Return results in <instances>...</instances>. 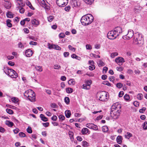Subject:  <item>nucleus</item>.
<instances>
[{
  "instance_id": "f257e3e1",
  "label": "nucleus",
  "mask_w": 147,
  "mask_h": 147,
  "mask_svg": "<svg viewBox=\"0 0 147 147\" xmlns=\"http://www.w3.org/2000/svg\"><path fill=\"white\" fill-rule=\"evenodd\" d=\"M94 17L91 14H88L83 16L80 20L82 24L86 26L90 24L93 20Z\"/></svg>"
},
{
  "instance_id": "f03ea898",
  "label": "nucleus",
  "mask_w": 147,
  "mask_h": 147,
  "mask_svg": "<svg viewBox=\"0 0 147 147\" xmlns=\"http://www.w3.org/2000/svg\"><path fill=\"white\" fill-rule=\"evenodd\" d=\"M24 96L31 101H34L35 100V93L31 89L25 91L24 93Z\"/></svg>"
},
{
  "instance_id": "7ed1b4c3",
  "label": "nucleus",
  "mask_w": 147,
  "mask_h": 147,
  "mask_svg": "<svg viewBox=\"0 0 147 147\" xmlns=\"http://www.w3.org/2000/svg\"><path fill=\"white\" fill-rule=\"evenodd\" d=\"M134 38L135 39L136 44L140 46H142L144 44V39L142 34L138 32L135 33V35L134 36Z\"/></svg>"
},
{
  "instance_id": "20e7f679",
  "label": "nucleus",
  "mask_w": 147,
  "mask_h": 147,
  "mask_svg": "<svg viewBox=\"0 0 147 147\" xmlns=\"http://www.w3.org/2000/svg\"><path fill=\"white\" fill-rule=\"evenodd\" d=\"M4 72L8 75L11 77V78H16L18 76V74L13 69L7 68H4Z\"/></svg>"
},
{
  "instance_id": "39448f33",
  "label": "nucleus",
  "mask_w": 147,
  "mask_h": 147,
  "mask_svg": "<svg viewBox=\"0 0 147 147\" xmlns=\"http://www.w3.org/2000/svg\"><path fill=\"white\" fill-rule=\"evenodd\" d=\"M109 97L108 95L106 92H102L100 93L99 100L102 101H105Z\"/></svg>"
},
{
  "instance_id": "423d86ee",
  "label": "nucleus",
  "mask_w": 147,
  "mask_h": 147,
  "mask_svg": "<svg viewBox=\"0 0 147 147\" xmlns=\"http://www.w3.org/2000/svg\"><path fill=\"white\" fill-rule=\"evenodd\" d=\"M134 32L131 30H129L128 31V34L125 35L123 36L122 38L124 39L129 40L134 35Z\"/></svg>"
},
{
  "instance_id": "0eeeda50",
  "label": "nucleus",
  "mask_w": 147,
  "mask_h": 147,
  "mask_svg": "<svg viewBox=\"0 0 147 147\" xmlns=\"http://www.w3.org/2000/svg\"><path fill=\"white\" fill-rule=\"evenodd\" d=\"M116 33L114 30H112L108 32L107 34V37L110 39L113 40L116 38L117 36L115 35Z\"/></svg>"
},
{
  "instance_id": "6e6552de",
  "label": "nucleus",
  "mask_w": 147,
  "mask_h": 147,
  "mask_svg": "<svg viewBox=\"0 0 147 147\" xmlns=\"http://www.w3.org/2000/svg\"><path fill=\"white\" fill-rule=\"evenodd\" d=\"M56 2L59 7H64L68 3V0H56Z\"/></svg>"
},
{
  "instance_id": "1a4fd4ad",
  "label": "nucleus",
  "mask_w": 147,
  "mask_h": 147,
  "mask_svg": "<svg viewBox=\"0 0 147 147\" xmlns=\"http://www.w3.org/2000/svg\"><path fill=\"white\" fill-rule=\"evenodd\" d=\"M110 114L114 119H116L118 117L120 113L119 111H111Z\"/></svg>"
},
{
  "instance_id": "9d476101",
  "label": "nucleus",
  "mask_w": 147,
  "mask_h": 147,
  "mask_svg": "<svg viewBox=\"0 0 147 147\" xmlns=\"http://www.w3.org/2000/svg\"><path fill=\"white\" fill-rule=\"evenodd\" d=\"M115 61L119 65H121L125 62L123 58L121 57H118L115 59Z\"/></svg>"
},
{
  "instance_id": "9b49d317",
  "label": "nucleus",
  "mask_w": 147,
  "mask_h": 147,
  "mask_svg": "<svg viewBox=\"0 0 147 147\" xmlns=\"http://www.w3.org/2000/svg\"><path fill=\"white\" fill-rule=\"evenodd\" d=\"M121 108V106L119 102H117L113 105L111 107V109L119 110Z\"/></svg>"
},
{
  "instance_id": "f8f14e48",
  "label": "nucleus",
  "mask_w": 147,
  "mask_h": 147,
  "mask_svg": "<svg viewBox=\"0 0 147 147\" xmlns=\"http://www.w3.org/2000/svg\"><path fill=\"white\" fill-rule=\"evenodd\" d=\"M114 31L116 33L115 35L117 36L121 34L123 32L121 28L120 27H115L114 29Z\"/></svg>"
},
{
  "instance_id": "ddd939ff",
  "label": "nucleus",
  "mask_w": 147,
  "mask_h": 147,
  "mask_svg": "<svg viewBox=\"0 0 147 147\" xmlns=\"http://www.w3.org/2000/svg\"><path fill=\"white\" fill-rule=\"evenodd\" d=\"M71 3L73 7H77L80 5V3L78 0H72Z\"/></svg>"
},
{
  "instance_id": "4468645a",
  "label": "nucleus",
  "mask_w": 147,
  "mask_h": 147,
  "mask_svg": "<svg viewBox=\"0 0 147 147\" xmlns=\"http://www.w3.org/2000/svg\"><path fill=\"white\" fill-rule=\"evenodd\" d=\"M5 7L7 9H9L11 7V3L10 0H4Z\"/></svg>"
},
{
  "instance_id": "2eb2a0df",
  "label": "nucleus",
  "mask_w": 147,
  "mask_h": 147,
  "mask_svg": "<svg viewBox=\"0 0 147 147\" xmlns=\"http://www.w3.org/2000/svg\"><path fill=\"white\" fill-rule=\"evenodd\" d=\"M33 52L32 50L30 49L27 50L25 52V54L27 57H30L32 56Z\"/></svg>"
},
{
  "instance_id": "dca6fc26",
  "label": "nucleus",
  "mask_w": 147,
  "mask_h": 147,
  "mask_svg": "<svg viewBox=\"0 0 147 147\" xmlns=\"http://www.w3.org/2000/svg\"><path fill=\"white\" fill-rule=\"evenodd\" d=\"M32 23L33 25L36 27L39 24V22L35 19H34L31 20Z\"/></svg>"
},
{
  "instance_id": "f3484780",
  "label": "nucleus",
  "mask_w": 147,
  "mask_h": 147,
  "mask_svg": "<svg viewBox=\"0 0 147 147\" xmlns=\"http://www.w3.org/2000/svg\"><path fill=\"white\" fill-rule=\"evenodd\" d=\"M90 132L89 131V129L86 128H83L82 130V133L83 134H86L87 133L89 134Z\"/></svg>"
},
{
  "instance_id": "a211bd4d",
  "label": "nucleus",
  "mask_w": 147,
  "mask_h": 147,
  "mask_svg": "<svg viewBox=\"0 0 147 147\" xmlns=\"http://www.w3.org/2000/svg\"><path fill=\"white\" fill-rule=\"evenodd\" d=\"M123 138L121 136H118L116 139L117 142L118 144H121L122 142Z\"/></svg>"
},
{
  "instance_id": "6ab92c4d",
  "label": "nucleus",
  "mask_w": 147,
  "mask_h": 147,
  "mask_svg": "<svg viewBox=\"0 0 147 147\" xmlns=\"http://www.w3.org/2000/svg\"><path fill=\"white\" fill-rule=\"evenodd\" d=\"M40 117L41 118V119L44 121H47L48 120L47 118L45 117L44 115L43 114H40Z\"/></svg>"
},
{
  "instance_id": "aec40b11",
  "label": "nucleus",
  "mask_w": 147,
  "mask_h": 147,
  "mask_svg": "<svg viewBox=\"0 0 147 147\" xmlns=\"http://www.w3.org/2000/svg\"><path fill=\"white\" fill-rule=\"evenodd\" d=\"M59 119V122H62L65 120V116L62 115H58Z\"/></svg>"
},
{
  "instance_id": "412c9836",
  "label": "nucleus",
  "mask_w": 147,
  "mask_h": 147,
  "mask_svg": "<svg viewBox=\"0 0 147 147\" xmlns=\"http://www.w3.org/2000/svg\"><path fill=\"white\" fill-rule=\"evenodd\" d=\"M65 114L66 117L67 118H69L71 115L70 111H65Z\"/></svg>"
},
{
  "instance_id": "4be33fe9",
  "label": "nucleus",
  "mask_w": 147,
  "mask_h": 147,
  "mask_svg": "<svg viewBox=\"0 0 147 147\" xmlns=\"http://www.w3.org/2000/svg\"><path fill=\"white\" fill-rule=\"evenodd\" d=\"M125 138L129 139L132 136V135L131 133L127 132L126 134H125Z\"/></svg>"
},
{
  "instance_id": "5701e85b",
  "label": "nucleus",
  "mask_w": 147,
  "mask_h": 147,
  "mask_svg": "<svg viewBox=\"0 0 147 147\" xmlns=\"http://www.w3.org/2000/svg\"><path fill=\"white\" fill-rule=\"evenodd\" d=\"M6 15L8 18H12L13 17V14L10 11H8L6 13Z\"/></svg>"
},
{
  "instance_id": "b1692460",
  "label": "nucleus",
  "mask_w": 147,
  "mask_h": 147,
  "mask_svg": "<svg viewBox=\"0 0 147 147\" xmlns=\"http://www.w3.org/2000/svg\"><path fill=\"white\" fill-rule=\"evenodd\" d=\"M142 8L141 7H140L139 5L136 6L135 7V12H139L141 11Z\"/></svg>"
},
{
  "instance_id": "393cba45",
  "label": "nucleus",
  "mask_w": 147,
  "mask_h": 147,
  "mask_svg": "<svg viewBox=\"0 0 147 147\" xmlns=\"http://www.w3.org/2000/svg\"><path fill=\"white\" fill-rule=\"evenodd\" d=\"M6 124L10 127H12L13 125V123L12 122L9 121H6Z\"/></svg>"
},
{
  "instance_id": "a878e982",
  "label": "nucleus",
  "mask_w": 147,
  "mask_h": 147,
  "mask_svg": "<svg viewBox=\"0 0 147 147\" xmlns=\"http://www.w3.org/2000/svg\"><path fill=\"white\" fill-rule=\"evenodd\" d=\"M102 129L103 132H107L108 131L109 129L107 126H104L102 127Z\"/></svg>"
},
{
  "instance_id": "bb28decb",
  "label": "nucleus",
  "mask_w": 147,
  "mask_h": 147,
  "mask_svg": "<svg viewBox=\"0 0 147 147\" xmlns=\"http://www.w3.org/2000/svg\"><path fill=\"white\" fill-rule=\"evenodd\" d=\"M11 20L9 19H8L6 21V22H7V24L8 27L11 28L12 26V24L11 23Z\"/></svg>"
},
{
  "instance_id": "cd10ccee",
  "label": "nucleus",
  "mask_w": 147,
  "mask_h": 147,
  "mask_svg": "<svg viewBox=\"0 0 147 147\" xmlns=\"http://www.w3.org/2000/svg\"><path fill=\"white\" fill-rule=\"evenodd\" d=\"M39 3L41 6H45V7H46V5H47L46 3L45 0H42L40 1V3Z\"/></svg>"
},
{
  "instance_id": "c85d7f7f",
  "label": "nucleus",
  "mask_w": 147,
  "mask_h": 147,
  "mask_svg": "<svg viewBox=\"0 0 147 147\" xmlns=\"http://www.w3.org/2000/svg\"><path fill=\"white\" fill-rule=\"evenodd\" d=\"M11 101L16 103H17L18 102V98L16 97H13L11 98Z\"/></svg>"
},
{
  "instance_id": "c756f323",
  "label": "nucleus",
  "mask_w": 147,
  "mask_h": 147,
  "mask_svg": "<svg viewBox=\"0 0 147 147\" xmlns=\"http://www.w3.org/2000/svg\"><path fill=\"white\" fill-rule=\"evenodd\" d=\"M86 3L91 5L93 2L94 0H83Z\"/></svg>"
},
{
  "instance_id": "7c9ffc66",
  "label": "nucleus",
  "mask_w": 147,
  "mask_h": 147,
  "mask_svg": "<svg viewBox=\"0 0 147 147\" xmlns=\"http://www.w3.org/2000/svg\"><path fill=\"white\" fill-rule=\"evenodd\" d=\"M82 146L83 147H87L88 146V143L86 141H84L82 142Z\"/></svg>"
},
{
  "instance_id": "2f4dec72",
  "label": "nucleus",
  "mask_w": 147,
  "mask_h": 147,
  "mask_svg": "<svg viewBox=\"0 0 147 147\" xmlns=\"http://www.w3.org/2000/svg\"><path fill=\"white\" fill-rule=\"evenodd\" d=\"M54 18V16H50L47 17L48 21L49 22H52Z\"/></svg>"
},
{
  "instance_id": "473e14b6",
  "label": "nucleus",
  "mask_w": 147,
  "mask_h": 147,
  "mask_svg": "<svg viewBox=\"0 0 147 147\" xmlns=\"http://www.w3.org/2000/svg\"><path fill=\"white\" fill-rule=\"evenodd\" d=\"M73 89L70 88H68L66 89V92L68 93H71L73 92Z\"/></svg>"
},
{
  "instance_id": "72a5a7b5",
  "label": "nucleus",
  "mask_w": 147,
  "mask_h": 147,
  "mask_svg": "<svg viewBox=\"0 0 147 147\" xmlns=\"http://www.w3.org/2000/svg\"><path fill=\"white\" fill-rule=\"evenodd\" d=\"M64 100L65 102L67 104H68L69 103L70 100L69 98L68 97H66L64 98Z\"/></svg>"
},
{
  "instance_id": "f704fd0d",
  "label": "nucleus",
  "mask_w": 147,
  "mask_h": 147,
  "mask_svg": "<svg viewBox=\"0 0 147 147\" xmlns=\"http://www.w3.org/2000/svg\"><path fill=\"white\" fill-rule=\"evenodd\" d=\"M98 65L99 66H103L105 65V63L103 62V61H102L101 60H100L98 63Z\"/></svg>"
},
{
  "instance_id": "c9c22d12",
  "label": "nucleus",
  "mask_w": 147,
  "mask_h": 147,
  "mask_svg": "<svg viewBox=\"0 0 147 147\" xmlns=\"http://www.w3.org/2000/svg\"><path fill=\"white\" fill-rule=\"evenodd\" d=\"M35 68L36 69V70L37 71H42V68L41 67L39 66H36Z\"/></svg>"
},
{
  "instance_id": "e433bc0d",
  "label": "nucleus",
  "mask_w": 147,
  "mask_h": 147,
  "mask_svg": "<svg viewBox=\"0 0 147 147\" xmlns=\"http://www.w3.org/2000/svg\"><path fill=\"white\" fill-rule=\"evenodd\" d=\"M118 55V53L117 52H115L112 53L111 54V56L112 58H114L115 56H117Z\"/></svg>"
},
{
  "instance_id": "4c0bfd02",
  "label": "nucleus",
  "mask_w": 147,
  "mask_h": 147,
  "mask_svg": "<svg viewBox=\"0 0 147 147\" xmlns=\"http://www.w3.org/2000/svg\"><path fill=\"white\" fill-rule=\"evenodd\" d=\"M18 47L19 48H20L21 49H23L24 48V45H23V44L21 42L18 43Z\"/></svg>"
},
{
  "instance_id": "58836bf2",
  "label": "nucleus",
  "mask_w": 147,
  "mask_h": 147,
  "mask_svg": "<svg viewBox=\"0 0 147 147\" xmlns=\"http://www.w3.org/2000/svg\"><path fill=\"white\" fill-rule=\"evenodd\" d=\"M26 130L27 132L28 133L31 134L32 132V128L30 127H28L27 129Z\"/></svg>"
},
{
  "instance_id": "ea45409f",
  "label": "nucleus",
  "mask_w": 147,
  "mask_h": 147,
  "mask_svg": "<svg viewBox=\"0 0 147 147\" xmlns=\"http://www.w3.org/2000/svg\"><path fill=\"white\" fill-rule=\"evenodd\" d=\"M86 84L88 86H90V85L92 84V81L90 80H88L85 82Z\"/></svg>"
},
{
  "instance_id": "a19ab883",
  "label": "nucleus",
  "mask_w": 147,
  "mask_h": 147,
  "mask_svg": "<svg viewBox=\"0 0 147 147\" xmlns=\"http://www.w3.org/2000/svg\"><path fill=\"white\" fill-rule=\"evenodd\" d=\"M116 86L117 88H120L123 86V84L121 83H118L117 84Z\"/></svg>"
},
{
  "instance_id": "79ce46f5",
  "label": "nucleus",
  "mask_w": 147,
  "mask_h": 147,
  "mask_svg": "<svg viewBox=\"0 0 147 147\" xmlns=\"http://www.w3.org/2000/svg\"><path fill=\"white\" fill-rule=\"evenodd\" d=\"M143 97V95L142 94H139L138 95L137 98L139 100H141Z\"/></svg>"
},
{
  "instance_id": "37998d69",
  "label": "nucleus",
  "mask_w": 147,
  "mask_h": 147,
  "mask_svg": "<svg viewBox=\"0 0 147 147\" xmlns=\"http://www.w3.org/2000/svg\"><path fill=\"white\" fill-rule=\"evenodd\" d=\"M69 134L70 136V138L74 139V133L71 131H69Z\"/></svg>"
},
{
  "instance_id": "c03bdc74",
  "label": "nucleus",
  "mask_w": 147,
  "mask_h": 147,
  "mask_svg": "<svg viewBox=\"0 0 147 147\" xmlns=\"http://www.w3.org/2000/svg\"><path fill=\"white\" fill-rule=\"evenodd\" d=\"M143 128L144 129H147V122L145 121L143 125Z\"/></svg>"
},
{
  "instance_id": "a18cd8bd",
  "label": "nucleus",
  "mask_w": 147,
  "mask_h": 147,
  "mask_svg": "<svg viewBox=\"0 0 147 147\" xmlns=\"http://www.w3.org/2000/svg\"><path fill=\"white\" fill-rule=\"evenodd\" d=\"M92 125H93L92 123H89L87 124H86V126L87 127H88V128H89L90 129H92Z\"/></svg>"
},
{
  "instance_id": "49530a36",
  "label": "nucleus",
  "mask_w": 147,
  "mask_h": 147,
  "mask_svg": "<svg viewBox=\"0 0 147 147\" xmlns=\"http://www.w3.org/2000/svg\"><path fill=\"white\" fill-rule=\"evenodd\" d=\"M19 135L21 137H24L26 136V134L23 132H20L19 134Z\"/></svg>"
},
{
  "instance_id": "de8ad7c7",
  "label": "nucleus",
  "mask_w": 147,
  "mask_h": 147,
  "mask_svg": "<svg viewBox=\"0 0 147 147\" xmlns=\"http://www.w3.org/2000/svg\"><path fill=\"white\" fill-rule=\"evenodd\" d=\"M92 129L95 130H97L98 129V127L96 125L93 123V125Z\"/></svg>"
},
{
  "instance_id": "09e8293b",
  "label": "nucleus",
  "mask_w": 147,
  "mask_h": 147,
  "mask_svg": "<svg viewBox=\"0 0 147 147\" xmlns=\"http://www.w3.org/2000/svg\"><path fill=\"white\" fill-rule=\"evenodd\" d=\"M65 35L63 33H60L59 35V36L60 38H63L65 37Z\"/></svg>"
},
{
  "instance_id": "8fccbe9b",
  "label": "nucleus",
  "mask_w": 147,
  "mask_h": 147,
  "mask_svg": "<svg viewBox=\"0 0 147 147\" xmlns=\"http://www.w3.org/2000/svg\"><path fill=\"white\" fill-rule=\"evenodd\" d=\"M124 99L125 100H128L129 99V95L127 94H125L124 97Z\"/></svg>"
},
{
  "instance_id": "3c124183",
  "label": "nucleus",
  "mask_w": 147,
  "mask_h": 147,
  "mask_svg": "<svg viewBox=\"0 0 147 147\" xmlns=\"http://www.w3.org/2000/svg\"><path fill=\"white\" fill-rule=\"evenodd\" d=\"M54 48L56 50H60L61 49V48L59 46L57 45H54Z\"/></svg>"
},
{
  "instance_id": "603ef678",
  "label": "nucleus",
  "mask_w": 147,
  "mask_h": 147,
  "mask_svg": "<svg viewBox=\"0 0 147 147\" xmlns=\"http://www.w3.org/2000/svg\"><path fill=\"white\" fill-rule=\"evenodd\" d=\"M90 66H89V69L91 70H92L94 69L95 68V66L93 65H90Z\"/></svg>"
},
{
  "instance_id": "864d4df0",
  "label": "nucleus",
  "mask_w": 147,
  "mask_h": 147,
  "mask_svg": "<svg viewBox=\"0 0 147 147\" xmlns=\"http://www.w3.org/2000/svg\"><path fill=\"white\" fill-rule=\"evenodd\" d=\"M86 48L87 49L90 50L92 48V46L90 45L87 44L86 45Z\"/></svg>"
},
{
  "instance_id": "5fc2aeb1",
  "label": "nucleus",
  "mask_w": 147,
  "mask_h": 147,
  "mask_svg": "<svg viewBox=\"0 0 147 147\" xmlns=\"http://www.w3.org/2000/svg\"><path fill=\"white\" fill-rule=\"evenodd\" d=\"M68 48L70 50H71L72 51H74L75 50V49L71 45H69L68 46Z\"/></svg>"
},
{
  "instance_id": "6e6d98bb",
  "label": "nucleus",
  "mask_w": 147,
  "mask_h": 147,
  "mask_svg": "<svg viewBox=\"0 0 147 147\" xmlns=\"http://www.w3.org/2000/svg\"><path fill=\"white\" fill-rule=\"evenodd\" d=\"M57 119V116L54 115L51 117V119L53 121H56Z\"/></svg>"
},
{
  "instance_id": "4d7b16f0",
  "label": "nucleus",
  "mask_w": 147,
  "mask_h": 147,
  "mask_svg": "<svg viewBox=\"0 0 147 147\" xmlns=\"http://www.w3.org/2000/svg\"><path fill=\"white\" fill-rule=\"evenodd\" d=\"M116 69L117 71H123V68L122 67H117Z\"/></svg>"
},
{
  "instance_id": "13d9d810",
  "label": "nucleus",
  "mask_w": 147,
  "mask_h": 147,
  "mask_svg": "<svg viewBox=\"0 0 147 147\" xmlns=\"http://www.w3.org/2000/svg\"><path fill=\"white\" fill-rule=\"evenodd\" d=\"M104 84L107 85L108 86H111V84L108 81H105L104 83Z\"/></svg>"
},
{
  "instance_id": "bf43d9fd",
  "label": "nucleus",
  "mask_w": 147,
  "mask_h": 147,
  "mask_svg": "<svg viewBox=\"0 0 147 147\" xmlns=\"http://www.w3.org/2000/svg\"><path fill=\"white\" fill-rule=\"evenodd\" d=\"M71 8L70 6L69 5L67 6L65 8V10L67 11H69Z\"/></svg>"
},
{
  "instance_id": "052dcab7",
  "label": "nucleus",
  "mask_w": 147,
  "mask_h": 147,
  "mask_svg": "<svg viewBox=\"0 0 147 147\" xmlns=\"http://www.w3.org/2000/svg\"><path fill=\"white\" fill-rule=\"evenodd\" d=\"M69 84H72L74 85L75 84V82L72 79H71L69 80L68 82Z\"/></svg>"
},
{
  "instance_id": "680f3d73",
  "label": "nucleus",
  "mask_w": 147,
  "mask_h": 147,
  "mask_svg": "<svg viewBox=\"0 0 147 147\" xmlns=\"http://www.w3.org/2000/svg\"><path fill=\"white\" fill-rule=\"evenodd\" d=\"M37 42H33V41H31L29 43V44L30 45H37Z\"/></svg>"
},
{
  "instance_id": "e2e57ef3",
  "label": "nucleus",
  "mask_w": 147,
  "mask_h": 147,
  "mask_svg": "<svg viewBox=\"0 0 147 147\" xmlns=\"http://www.w3.org/2000/svg\"><path fill=\"white\" fill-rule=\"evenodd\" d=\"M8 64L9 65L11 66H13L14 65L15 63H14L13 62H12L11 61H9L8 63Z\"/></svg>"
},
{
  "instance_id": "0e129e2a",
  "label": "nucleus",
  "mask_w": 147,
  "mask_h": 147,
  "mask_svg": "<svg viewBox=\"0 0 147 147\" xmlns=\"http://www.w3.org/2000/svg\"><path fill=\"white\" fill-rule=\"evenodd\" d=\"M60 67L61 66L58 65H55L54 66V68L55 69H59Z\"/></svg>"
},
{
  "instance_id": "69168bd1",
  "label": "nucleus",
  "mask_w": 147,
  "mask_h": 147,
  "mask_svg": "<svg viewBox=\"0 0 147 147\" xmlns=\"http://www.w3.org/2000/svg\"><path fill=\"white\" fill-rule=\"evenodd\" d=\"M139 103L137 101H135L134 102V105L135 106L137 107L139 105Z\"/></svg>"
},
{
  "instance_id": "338daca9",
  "label": "nucleus",
  "mask_w": 147,
  "mask_h": 147,
  "mask_svg": "<svg viewBox=\"0 0 147 147\" xmlns=\"http://www.w3.org/2000/svg\"><path fill=\"white\" fill-rule=\"evenodd\" d=\"M43 125L45 127H48L49 125V122H46L45 123H42Z\"/></svg>"
},
{
  "instance_id": "774afa93",
  "label": "nucleus",
  "mask_w": 147,
  "mask_h": 147,
  "mask_svg": "<svg viewBox=\"0 0 147 147\" xmlns=\"http://www.w3.org/2000/svg\"><path fill=\"white\" fill-rule=\"evenodd\" d=\"M25 11V9L23 7H21V9L19 10V12L20 13H24Z\"/></svg>"
}]
</instances>
